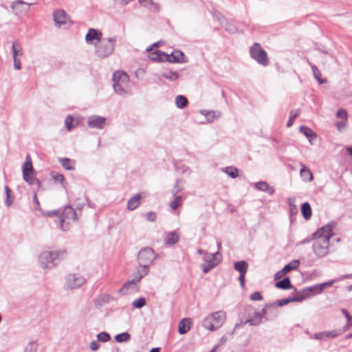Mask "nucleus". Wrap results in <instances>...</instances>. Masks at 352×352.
<instances>
[{
	"label": "nucleus",
	"instance_id": "3",
	"mask_svg": "<svg viewBox=\"0 0 352 352\" xmlns=\"http://www.w3.org/2000/svg\"><path fill=\"white\" fill-rule=\"evenodd\" d=\"M226 319V314L223 311H218L209 314L203 321L204 328L216 331L219 329L224 323Z\"/></svg>",
	"mask_w": 352,
	"mask_h": 352
},
{
	"label": "nucleus",
	"instance_id": "49",
	"mask_svg": "<svg viewBox=\"0 0 352 352\" xmlns=\"http://www.w3.org/2000/svg\"><path fill=\"white\" fill-rule=\"evenodd\" d=\"M37 346L34 342H31L26 347L25 352H36Z\"/></svg>",
	"mask_w": 352,
	"mask_h": 352
},
{
	"label": "nucleus",
	"instance_id": "47",
	"mask_svg": "<svg viewBox=\"0 0 352 352\" xmlns=\"http://www.w3.org/2000/svg\"><path fill=\"white\" fill-rule=\"evenodd\" d=\"M225 26V29L230 32V33H236L238 31H237V29L236 28L232 25V23H229V22H226L224 25Z\"/></svg>",
	"mask_w": 352,
	"mask_h": 352
},
{
	"label": "nucleus",
	"instance_id": "44",
	"mask_svg": "<svg viewBox=\"0 0 352 352\" xmlns=\"http://www.w3.org/2000/svg\"><path fill=\"white\" fill-rule=\"evenodd\" d=\"M307 290L312 292L314 294H320L323 291L320 284L309 287Z\"/></svg>",
	"mask_w": 352,
	"mask_h": 352
},
{
	"label": "nucleus",
	"instance_id": "15",
	"mask_svg": "<svg viewBox=\"0 0 352 352\" xmlns=\"http://www.w3.org/2000/svg\"><path fill=\"white\" fill-rule=\"evenodd\" d=\"M102 34L100 31L90 28L85 36V40L88 43H93L94 41L99 42L102 38Z\"/></svg>",
	"mask_w": 352,
	"mask_h": 352
},
{
	"label": "nucleus",
	"instance_id": "19",
	"mask_svg": "<svg viewBox=\"0 0 352 352\" xmlns=\"http://www.w3.org/2000/svg\"><path fill=\"white\" fill-rule=\"evenodd\" d=\"M184 54L179 50H175L170 54H168V60L166 61L170 63H184Z\"/></svg>",
	"mask_w": 352,
	"mask_h": 352
},
{
	"label": "nucleus",
	"instance_id": "17",
	"mask_svg": "<svg viewBox=\"0 0 352 352\" xmlns=\"http://www.w3.org/2000/svg\"><path fill=\"white\" fill-rule=\"evenodd\" d=\"M129 81V78L126 72L122 71H117L113 73V83L128 84Z\"/></svg>",
	"mask_w": 352,
	"mask_h": 352
},
{
	"label": "nucleus",
	"instance_id": "60",
	"mask_svg": "<svg viewBox=\"0 0 352 352\" xmlns=\"http://www.w3.org/2000/svg\"><path fill=\"white\" fill-rule=\"evenodd\" d=\"M245 274H239V278H238L239 281L240 282L241 287L242 288L245 287Z\"/></svg>",
	"mask_w": 352,
	"mask_h": 352
},
{
	"label": "nucleus",
	"instance_id": "46",
	"mask_svg": "<svg viewBox=\"0 0 352 352\" xmlns=\"http://www.w3.org/2000/svg\"><path fill=\"white\" fill-rule=\"evenodd\" d=\"M74 118L71 116H67L65 120V126L67 129V131H70L72 128V122H73Z\"/></svg>",
	"mask_w": 352,
	"mask_h": 352
},
{
	"label": "nucleus",
	"instance_id": "31",
	"mask_svg": "<svg viewBox=\"0 0 352 352\" xmlns=\"http://www.w3.org/2000/svg\"><path fill=\"white\" fill-rule=\"evenodd\" d=\"M276 287L283 289H288L292 287L289 277H286L276 283Z\"/></svg>",
	"mask_w": 352,
	"mask_h": 352
},
{
	"label": "nucleus",
	"instance_id": "59",
	"mask_svg": "<svg viewBox=\"0 0 352 352\" xmlns=\"http://www.w3.org/2000/svg\"><path fill=\"white\" fill-rule=\"evenodd\" d=\"M325 333V336L326 337H330V338H336V336H338V333L337 332V331H324Z\"/></svg>",
	"mask_w": 352,
	"mask_h": 352
},
{
	"label": "nucleus",
	"instance_id": "43",
	"mask_svg": "<svg viewBox=\"0 0 352 352\" xmlns=\"http://www.w3.org/2000/svg\"><path fill=\"white\" fill-rule=\"evenodd\" d=\"M146 305V300L144 298H139L133 302V306L135 308H142Z\"/></svg>",
	"mask_w": 352,
	"mask_h": 352
},
{
	"label": "nucleus",
	"instance_id": "23",
	"mask_svg": "<svg viewBox=\"0 0 352 352\" xmlns=\"http://www.w3.org/2000/svg\"><path fill=\"white\" fill-rule=\"evenodd\" d=\"M254 186L256 189L261 191L267 192L271 195L274 193V189L270 186L269 184L265 182H258L255 183Z\"/></svg>",
	"mask_w": 352,
	"mask_h": 352
},
{
	"label": "nucleus",
	"instance_id": "52",
	"mask_svg": "<svg viewBox=\"0 0 352 352\" xmlns=\"http://www.w3.org/2000/svg\"><path fill=\"white\" fill-rule=\"evenodd\" d=\"M250 298L252 300H261L263 299V297L261 294L260 292H253Z\"/></svg>",
	"mask_w": 352,
	"mask_h": 352
},
{
	"label": "nucleus",
	"instance_id": "9",
	"mask_svg": "<svg viewBox=\"0 0 352 352\" xmlns=\"http://www.w3.org/2000/svg\"><path fill=\"white\" fill-rule=\"evenodd\" d=\"M76 220H77V214L76 211L70 206H65L61 216L59 217L60 228L65 230L67 228V226H65V224L67 225L71 221Z\"/></svg>",
	"mask_w": 352,
	"mask_h": 352
},
{
	"label": "nucleus",
	"instance_id": "32",
	"mask_svg": "<svg viewBox=\"0 0 352 352\" xmlns=\"http://www.w3.org/2000/svg\"><path fill=\"white\" fill-rule=\"evenodd\" d=\"M162 76L170 81H175L179 78V74L177 72L165 71L162 74Z\"/></svg>",
	"mask_w": 352,
	"mask_h": 352
},
{
	"label": "nucleus",
	"instance_id": "5",
	"mask_svg": "<svg viewBox=\"0 0 352 352\" xmlns=\"http://www.w3.org/2000/svg\"><path fill=\"white\" fill-rule=\"evenodd\" d=\"M250 57L263 66H267L270 60L267 52L258 43H254L250 48Z\"/></svg>",
	"mask_w": 352,
	"mask_h": 352
},
{
	"label": "nucleus",
	"instance_id": "37",
	"mask_svg": "<svg viewBox=\"0 0 352 352\" xmlns=\"http://www.w3.org/2000/svg\"><path fill=\"white\" fill-rule=\"evenodd\" d=\"M300 110L294 109L290 111L289 119L287 122V126L290 127L293 125L294 120L299 116Z\"/></svg>",
	"mask_w": 352,
	"mask_h": 352
},
{
	"label": "nucleus",
	"instance_id": "35",
	"mask_svg": "<svg viewBox=\"0 0 352 352\" xmlns=\"http://www.w3.org/2000/svg\"><path fill=\"white\" fill-rule=\"evenodd\" d=\"M176 106L179 109H184L188 104V100L185 96H177L175 98Z\"/></svg>",
	"mask_w": 352,
	"mask_h": 352
},
{
	"label": "nucleus",
	"instance_id": "58",
	"mask_svg": "<svg viewBox=\"0 0 352 352\" xmlns=\"http://www.w3.org/2000/svg\"><path fill=\"white\" fill-rule=\"evenodd\" d=\"M5 190H6V203L8 206H10L11 205V201L10 200V188H8V186H6L5 187Z\"/></svg>",
	"mask_w": 352,
	"mask_h": 352
},
{
	"label": "nucleus",
	"instance_id": "24",
	"mask_svg": "<svg viewBox=\"0 0 352 352\" xmlns=\"http://www.w3.org/2000/svg\"><path fill=\"white\" fill-rule=\"evenodd\" d=\"M299 265L300 261L298 260H293L292 262L285 265V267L281 270L282 274H286L291 270H296Z\"/></svg>",
	"mask_w": 352,
	"mask_h": 352
},
{
	"label": "nucleus",
	"instance_id": "21",
	"mask_svg": "<svg viewBox=\"0 0 352 352\" xmlns=\"http://www.w3.org/2000/svg\"><path fill=\"white\" fill-rule=\"evenodd\" d=\"M140 194L133 195L127 202V209L129 210H134L136 209L140 204Z\"/></svg>",
	"mask_w": 352,
	"mask_h": 352
},
{
	"label": "nucleus",
	"instance_id": "42",
	"mask_svg": "<svg viewBox=\"0 0 352 352\" xmlns=\"http://www.w3.org/2000/svg\"><path fill=\"white\" fill-rule=\"evenodd\" d=\"M98 342H106L111 339L110 335L106 332H101L97 335Z\"/></svg>",
	"mask_w": 352,
	"mask_h": 352
},
{
	"label": "nucleus",
	"instance_id": "56",
	"mask_svg": "<svg viewBox=\"0 0 352 352\" xmlns=\"http://www.w3.org/2000/svg\"><path fill=\"white\" fill-rule=\"evenodd\" d=\"M337 281H338V280L333 279V280H329L328 282L321 283L320 285H321V287L322 288V290H324L325 288H327L328 287H331L334 283H336Z\"/></svg>",
	"mask_w": 352,
	"mask_h": 352
},
{
	"label": "nucleus",
	"instance_id": "55",
	"mask_svg": "<svg viewBox=\"0 0 352 352\" xmlns=\"http://www.w3.org/2000/svg\"><path fill=\"white\" fill-rule=\"evenodd\" d=\"M100 347V344L98 343V341H92L89 344V348L91 350L95 351H97Z\"/></svg>",
	"mask_w": 352,
	"mask_h": 352
},
{
	"label": "nucleus",
	"instance_id": "1",
	"mask_svg": "<svg viewBox=\"0 0 352 352\" xmlns=\"http://www.w3.org/2000/svg\"><path fill=\"white\" fill-rule=\"evenodd\" d=\"M335 226L336 223L331 222L312 234V239H315L312 245L313 252L317 257L322 258L329 253V240L333 235Z\"/></svg>",
	"mask_w": 352,
	"mask_h": 352
},
{
	"label": "nucleus",
	"instance_id": "48",
	"mask_svg": "<svg viewBox=\"0 0 352 352\" xmlns=\"http://www.w3.org/2000/svg\"><path fill=\"white\" fill-rule=\"evenodd\" d=\"M180 182H181L180 179L176 180L175 185L172 190V193L173 195H177L178 192H179L182 190V187L181 186H179Z\"/></svg>",
	"mask_w": 352,
	"mask_h": 352
},
{
	"label": "nucleus",
	"instance_id": "30",
	"mask_svg": "<svg viewBox=\"0 0 352 352\" xmlns=\"http://www.w3.org/2000/svg\"><path fill=\"white\" fill-rule=\"evenodd\" d=\"M128 84H121V83H113V87L115 92L120 96H126V91H125V87Z\"/></svg>",
	"mask_w": 352,
	"mask_h": 352
},
{
	"label": "nucleus",
	"instance_id": "40",
	"mask_svg": "<svg viewBox=\"0 0 352 352\" xmlns=\"http://www.w3.org/2000/svg\"><path fill=\"white\" fill-rule=\"evenodd\" d=\"M183 199L184 198L182 196H177L174 199V200L170 204V207L173 210L177 209L181 206Z\"/></svg>",
	"mask_w": 352,
	"mask_h": 352
},
{
	"label": "nucleus",
	"instance_id": "64",
	"mask_svg": "<svg viewBox=\"0 0 352 352\" xmlns=\"http://www.w3.org/2000/svg\"><path fill=\"white\" fill-rule=\"evenodd\" d=\"M226 341H227V338H226V336H223L220 338L219 343L217 345H219V346L220 345L225 344L226 342Z\"/></svg>",
	"mask_w": 352,
	"mask_h": 352
},
{
	"label": "nucleus",
	"instance_id": "36",
	"mask_svg": "<svg viewBox=\"0 0 352 352\" xmlns=\"http://www.w3.org/2000/svg\"><path fill=\"white\" fill-rule=\"evenodd\" d=\"M131 339V335L127 332L119 333L115 336V340L117 342H126Z\"/></svg>",
	"mask_w": 352,
	"mask_h": 352
},
{
	"label": "nucleus",
	"instance_id": "14",
	"mask_svg": "<svg viewBox=\"0 0 352 352\" xmlns=\"http://www.w3.org/2000/svg\"><path fill=\"white\" fill-rule=\"evenodd\" d=\"M30 4H28L22 0H18L13 1L11 3V8L13 10L14 13L16 15H19L23 12H27L29 10V6Z\"/></svg>",
	"mask_w": 352,
	"mask_h": 352
},
{
	"label": "nucleus",
	"instance_id": "29",
	"mask_svg": "<svg viewBox=\"0 0 352 352\" xmlns=\"http://www.w3.org/2000/svg\"><path fill=\"white\" fill-rule=\"evenodd\" d=\"M139 3L150 10H157L158 9V5L153 1V0H138Z\"/></svg>",
	"mask_w": 352,
	"mask_h": 352
},
{
	"label": "nucleus",
	"instance_id": "27",
	"mask_svg": "<svg viewBox=\"0 0 352 352\" xmlns=\"http://www.w3.org/2000/svg\"><path fill=\"white\" fill-rule=\"evenodd\" d=\"M179 240V234L177 232H171L167 234L165 242L168 245H174Z\"/></svg>",
	"mask_w": 352,
	"mask_h": 352
},
{
	"label": "nucleus",
	"instance_id": "18",
	"mask_svg": "<svg viewBox=\"0 0 352 352\" xmlns=\"http://www.w3.org/2000/svg\"><path fill=\"white\" fill-rule=\"evenodd\" d=\"M299 131L302 133L305 136H306L311 144H314V140L317 138L316 133L310 128L306 126H300L299 128Z\"/></svg>",
	"mask_w": 352,
	"mask_h": 352
},
{
	"label": "nucleus",
	"instance_id": "63",
	"mask_svg": "<svg viewBox=\"0 0 352 352\" xmlns=\"http://www.w3.org/2000/svg\"><path fill=\"white\" fill-rule=\"evenodd\" d=\"M58 213V211L57 210H52V211H47V212H45V213H43L45 216H47V217H52V216H54L55 214H56Z\"/></svg>",
	"mask_w": 352,
	"mask_h": 352
},
{
	"label": "nucleus",
	"instance_id": "2",
	"mask_svg": "<svg viewBox=\"0 0 352 352\" xmlns=\"http://www.w3.org/2000/svg\"><path fill=\"white\" fill-rule=\"evenodd\" d=\"M116 37L102 38L96 45V55L100 58L111 56L115 50Z\"/></svg>",
	"mask_w": 352,
	"mask_h": 352
},
{
	"label": "nucleus",
	"instance_id": "20",
	"mask_svg": "<svg viewBox=\"0 0 352 352\" xmlns=\"http://www.w3.org/2000/svg\"><path fill=\"white\" fill-rule=\"evenodd\" d=\"M149 58L154 61L165 62L168 60V54L160 50H156L150 53Z\"/></svg>",
	"mask_w": 352,
	"mask_h": 352
},
{
	"label": "nucleus",
	"instance_id": "53",
	"mask_svg": "<svg viewBox=\"0 0 352 352\" xmlns=\"http://www.w3.org/2000/svg\"><path fill=\"white\" fill-rule=\"evenodd\" d=\"M113 299V297L109 296V295H103V296H101L99 298H98V301L102 302V303H107L109 302L111 300Z\"/></svg>",
	"mask_w": 352,
	"mask_h": 352
},
{
	"label": "nucleus",
	"instance_id": "41",
	"mask_svg": "<svg viewBox=\"0 0 352 352\" xmlns=\"http://www.w3.org/2000/svg\"><path fill=\"white\" fill-rule=\"evenodd\" d=\"M52 177L54 182L61 184L63 185V186H65L64 185L65 178L63 175L56 173H52Z\"/></svg>",
	"mask_w": 352,
	"mask_h": 352
},
{
	"label": "nucleus",
	"instance_id": "7",
	"mask_svg": "<svg viewBox=\"0 0 352 352\" xmlns=\"http://www.w3.org/2000/svg\"><path fill=\"white\" fill-rule=\"evenodd\" d=\"M148 272V267L140 266L137 271L134 273L135 278L130 281L126 283L118 291L119 294L125 295L127 294L129 288L132 285H135L141 278L145 276Z\"/></svg>",
	"mask_w": 352,
	"mask_h": 352
},
{
	"label": "nucleus",
	"instance_id": "22",
	"mask_svg": "<svg viewBox=\"0 0 352 352\" xmlns=\"http://www.w3.org/2000/svg\"><path fill=\"white\" fill-rule=\"evenodd\" d=\"M190 329V320L189 318H183L180 320L178 325V332L179 334L186 333Z\"/></svg>",
	"mask_w": 352,
	"mask_h": 352
},
{
	"label": "nucleus",
	"instance_id": "33",
	"mask_svg": "<svg viewBox=\"0 0 352 352\" xmlns=\"http://www.w3.org/2000/svg\"><path fill=\"white\" fill-rule=\"evenodd\" d=\"M12 51L13 57H19L23 55L22 47L17 41L13 42L12 46Z\"/></svg>",
	"mask_w": 352,
	"mask_h": 352
},
{
	"label": "nucleus",
	"instance_id": "39",
	"mask_svg": "<svg viewBox=\"0 0 352 352\" xmlns=\"http://www.w3.org/2000/svg\"><path fill=\"white\" fill-rule=\"evenodd\" d=\"M225 173L233 179L237 177L239 175V170L232 166L226 168Z\"/></svg>",
	"mask_w": 352,
	"mask_h": 352
},
{
	"label": "nucleus",
	"instance_id": "13",
	"mask_svg": "<svg viewBox=\"0 0 352 352\" xmlns=\"http://www.w3.org/2000/svg\"><path fill=\"white\" fill-rule=\"evenodd\" d=\"M106 118L99 116L89 117L87 124L90 128L102 129L104 127Z\"/></svg>",
	"mask_w": 352,
	"mask_h": 352
},
{
	"label": "nucleus",
	"instance_id": "8",
	"mask_svg": "<svg viewBox=\"0 0 352 352\" xmlns=\"http://www.w3.org/2000/svg\"><path fill=\"white\" fill-rule=\"evenodd\" d=\"M156 255L151 248H144L138 253V263L140 266L148 267V265L155 259Z\"/></svg>",
	"mask_w": 352,
	"mask_h": 352
},
{
	"label": "nucleus",
	"instance_id": "28",
	"mask_svg": "<svg viewBox=\"0 0 352 352\" xmlns=\"http://www.w3.org/2000/svg\"><path fill=\"white\" fill-rule=\"evenodd\" d=\"M300 174L305 181H311L313 179L311 172L304 164H301Z\"/></svg>",
	"mask_w": 352,
	"mask_h": 352
},
{
	"label": "nucleus",
	"instance_id": "54",
	"mask_svg": "<svg viewBox=\"0 0 352 352\" xmlns=\"http://www.w3.org/2000/svg\"><path fill=\"white\" fill-rule=\"evenodd\" d=\"M14 67L16 70L21 69V63L19 57H13Z\"/></svg>",
	"mask_w": 352,
	"mask_h": 352
},
{
	"label": "nucleus",
	"instance_id": "16",
	"mask_svg": "<svg viewBox=\"0 0 352 352\" xmlns=\"http://www.w3.org/2000/svg\"><path fill=\"white\" fill-rule=\"evenodd\" d=\"M53 17L55 24L58 27L67 23V16L66 12L63 10H55L53 14Z\"/></svg>",
	"mask_w": 352,
	"mask_h": 352
},
{
	"label": "nucleus",
	"instance_id": "45",
	"mask_svg": "<svg viewBox=\"0 0 352 352\" xmlns=\"http://www.w3.org/2000/svg\"><path fill=\"white\" fill-rule=\"evenodd\" d=\"M292 300H291V297H288L283 300H278L276 305L273 304L274 305V307H271L270 309H275L277 306L282 307L286 305L288 303L291 302Z\"/></svg>",
	"mask_w": 352,
	"mask_h": 352
},
{
	"label": "nucleus",
	"instance_id": "10",
	"mask_svg": "<svg viewBox=\"0 0 352 352\" xmlns=\"http://www.w3.org/2000/svg\"><path fill=\"white\" fill-rule=\"evenodd\" d=\"M206 254L207 256L204 258L205 263L201 265L202 271L205 274L215 267L221 262V253H219V252Z\"/></svg>",
	"mask_w": 352,
	"mask_h": 352
},
{
	"label": "nucleus",
	"instance_id": "34",
	"mask_svg": "<svg viewBox=\"0 0 352 352\" xmlns=\"http://www.w3.org/2000/svg\"><path fill=\"white\" fill-rule=\"evenodd\" d=\"M309 65H311V69L313 72V74H314L315 78L319 82V84L321 85V84L325 83L327 82V80L325 79H322L320 78L321 73L320 72V71L317 68V67L314 65H311L310 63H309Z\"/></svg>",
	"mask_w": 352,
	"mask_h": 352
},
{
	"label": "nucleus",
	"instance_id": "4",
	"mask_svg": "<svg viewBox=\"0 0 352 352\" xmlns=\"http://www.w3.org/2000/svg\"><path fill=\"white\" fill-rule=\"evenodd\" d=\"M65 251H45L39 256V263L41 266L45 268H52L57 265V261L63 258Z\"/></svg>",
	"mask_w": 352,
	"mask_h": 352
},
{
	"label": "nucleus",
	"instance_id": "38",
	"mask_svg": "<svg viewBox=\"0 0 352 352\" xmlns=\"http://www.w3.org/2000/svg\"><path fill=\"white\" fill-rule=\"evenodd\" d=\"M59 162L62 166L67 170H72L74 167L72 166L73 162L68 158H60Z\"/></svg>",
	"mask_w": 352,
	"mask_h": 352
},
{
	"label": "nucleus",
	"instance_id": "50",
	"mask_svg": "<svg viewBox=\"0 0 352 352\" xmlns=\"http://www.w3.org/2000/svg\"><path fill=\"white\" fill-rule=\"evenodd\" d=\"M145 217L148 221L153 222L156 219V213L152 211L148 212L145 214Z\"/></svg>",
	"mask_w": 352,
	"mask_h": 352
},
{
	"label": "nucleus",
	"instance_id": "62",
	"mask_svg": "<svg viewBox=\"0 0 352 352\" xmlns=\"http://www.w3.org/2000/svg\"><path fill=\"white\" fill-rule=\"evenodd\" d=\"M324 337H326L324 332L318 333L314 335V338L316 340H322Z\"/></svg>",
	"mask_w": 352,
	"mask_h": 352
},
{
	"label": "nucleus",
	"instance_id": "57",
	"mask_svg": "<svg viewBox=\"0 0 352 352\" xmlns=\"http://www.w3.org/2000/svg\"><path fill=\"white\" fill-rule=\"evenodd\" d=\"M305 299V296L303 295H297L294 297H291L292 302H302Z\"/></svg>",
	"mask_w": 352,
	"mask_h": 352
},
{
	"label": "nucleus",
	"instance_id": "11",
	"mask_svg": "<svg viewBox=\"0 0 352 352\" xmlns=\"http://www.w3.org/2000/svg\"><path fill=\"white\" fill-rule=\"evenodd\" d=\"M85 282L84 277L77 274H68L65 278V285L71 289L81 287Z\"/></svg>",
	"mask_w": 352,
	"mask_h": 352
},
{
	"label": "nucleus",
	"instance_id": "51",
	"mask_svg": "<svg viewBox=\"0 0 352 352\" xmlns=\"http://www.w3.org/2000/svg\"><path fill=\"white\" fill-rule=\"evenodd\" d=\"M337 117L343 120L347 119V112L345 109H341L337 112Z\"/></svg>",
	"mask_w": 352,
	"mask_h": 352
},
{
	"label": "nucleus",
	"instance_id": "12",
	"mask_svg": "<svg viewBox=\"0 0 352 352\" xmlns=\"http://www.w3.org/2000/svg\"><path fill=\"white\" fill-rule=\"evenodd\" d=\"M271 307H274V305H266L261 312H254L252 316H249L245 323H248L252 326L258 325L262 322L263 318L267 314V311L270 310Z\"/></svg>",
	"mask_w": 352,
	"mask_h": 352
},
{
	"label": "nucleus",
	"instance_id": "25",
	"mask_svg": "<svg viewBox=\"0 0 352 352\" xmlns=\"http://www.w3.org/2000/svg\"><path fill=\"white\" fill-rule=\"evenodd\" d=\"M234 268L239 272V274H246L248 269V263L244 261H237L234 263Z\"/></svg>",
	"mask_w": 352,
	"mask_h": 352
},
{
	"label": "nucleus",
	"instance_id": "6",
	"mask_svg": "<svg viewBox=\"0 0 352 352\" xmlns=\"http://www.w3.org/2000/svg\"><path fill=\"white\" fill-rule=\"evenodd\" d=\"M23 178L30 185L40 186V182L34 177V168L30 155L26 156L25 162L22 167Z\"/></svg>",
	"mask_w": 352,
	"mask_h": 352
},
{
	"label": "nucleus",
	"instance_id": "61",
	"mask_svg": "<svg viewBox=\"0 0 352 352\" xmlns=\"http://www.w3.org/2000/svg\"><path fill=\"white\" fill-rule=\"evenodd\" d=\"M115 1L119 5L122 6H125L128 5L133 0H115Z\"/></svg>",
	"mask_w": 352,
	"mask_h": 352
},
{
	"label": "nucleus",
	"instance_id": "26",
	"mask_svg": "<svg viewBox=\"0 0 352 352\" xmlns=\"http://www.w3.org/2000/svg\"><path fill=\"white\" fill-rule=\"evenodd\" d=\"M302 214L306 220H309L311 217V208L308 202H305L301 206Z\"/></svg>",
	"mask_w": 352,
	"mask_h": 352
}]
</instances>
